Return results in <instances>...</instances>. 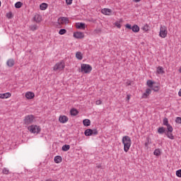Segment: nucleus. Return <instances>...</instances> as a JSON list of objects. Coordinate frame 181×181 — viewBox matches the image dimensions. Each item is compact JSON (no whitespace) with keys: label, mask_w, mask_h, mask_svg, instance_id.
Returning a JSON list of instances; mask_svg holds the SVG:
<instances>
[{"label":"nucleus","mask_w":181,"mask_h":181,"mask_svg":"<svg viewBox=\"0 0 181 181\" xmlns=\"http://www.w3.org/2000/svg\"><path fill=\"white\" fill-rule=\"evenodd\" d=\"M122 144L124 145V152H128L131 148V145H132V141L131 140V137L129 136H124L122 139Z\"/></svg>","instance_id":"1"},{"label":"nucleus","mask_w":181,"mask_h":181,"mask_svg":"<svg viewBox=\"0 0 181 181\" xmlns=\"http://www.w3.org/2000/svg\"><path fill=\"white\" fill-rule=\"evenodd\" d=\"M146 84L148 87H149V88H151V90H153V91H155L156 93H158V91L160 90V86H159V83L152 80H148Z\"/></svg>","instance_id":"2"},{"label":"nucleus","mask_w":181,"mask_h":181,"mask_svg":"<svg viewBox=\"0 0 181 181\" xmlns=\"http://www.w3.org/2000/svg\"><path fill=\"white\" fill-rule=\"evenodd\" d=\"M28 129L30 134H33L34 135H37V134H40V132H42V127L37 124H32L29 126Z\"/></svg>","instance_id":"3"},{"label":"nucleus","mask_w":181,"mask_h":181,"mask_svg":"<svg viewBox=\"0 0 181 181\" xmlns=\"http://www.w3.org/2000/svg\"><path fill=\"white\" fill-rule=\"evenodd\" d=\"M93 70V67L90 64H82L81 65V73H83L84 74H88L91 73Z\"/></svg>","instance_id":"4"},{"label":"nucleus","mask_w":181,"mask_h":181,"mask_svg":"<svg viewBox=\"0 0 181 181\" xmlns=\"http://www.w3.org/2000/svg\"><path fill=\"white\" fill-rule=\"evenodd\" d=\"M66 67V63H64L63 61H61L58 63H57L53 66L54 71H63Z\"/></svg>","instance_id":"5"},{"label":"nucleus","mask_w":181,"mask_h":181,"mask_svg":"<svg viewBox=\"0 0 181 181\" xmlns=\"http://www.w3.org/2000/svg\"><path fill=\"white\" fill-rule=\"evenodd\" d=\"M35 122V116L33 115H28L25 117L23 119L24 125H30V124H33Z\"/></svg>","instance_id":"6"},{"label":"nucleus","mask_w":181,"mask_h":181,"mask_svg":"<svg viewBox=\"0 0 181 181\" xmlns=\"http://www.w3.org/2000/svg\"><path fill=\"white\" fill-rule=\"evenodd\" d=\"M159 36L162 39H165L168 36V28L165 25H161L160 27Z\"/></svg>","instance_id":"7"},{"label":"nucleus","mask_w":181,"mask_h":181,"mask_svg":"<svg viewBox=\"0 0 181 181\" xmlns=\"http://www.w3.org/2000/svg\"><path fill=\"white\" fill-rule=\"evenodd\" d=\"M86 136H91V135H98V131L97 129H88L84 132Z\"/></svg>","instance_id":"8"},{"label":"nucleus","mask_w":181,"mask_h":181,"mask_svg":"<svg viewBox=\"0 0 181 181\" xmlns=\"http://www.w3.org/2000/svg\"><path fill=\"white\" fill-rule=\"evenodd\" d=\"M69 23V18L66 17H61L58 18V25H67Z\"/></svg>","instance_id":"9"},{"label":"nucleus","mask_w":181,"mask_h":181,"mask_svg":"<svg viewBox=\"0 0 181 181\" xmlns=\"http://www.w3.org/2000/svg\"><path fill=\"white\" fill-rule=\"evenodd\" d=\"M59 121L61 124H66V122H69V117L66 115H60Z\"/></svg>","instance_id":"10"},{"label":"nucleus","mask_w":181,"mask_h":181,"mask_svg":"<svg viewBox=\"0 0 181 181\" xmlns=\"http://www.w3.org/2000/svg\"><path fill=\"white\" fill-rule=\"evenodd\" d=\"M11 97H12V93H11L9 92H7V93H0V98L1 100L11 98Z\"/></svg>","instance_id":"11"},{"label":"nucleus","mask_w":181,"mask_h":181,"mask_svg":"<svg viewBox=\"0 0 181 181\" xmlns=\"http://www.w3.org/2000/svg\"><path fill=\"white\" fill-rule=\"evenodd\" d=\"M163 125L167 127V129H169V131H172L173 127L169 124V120L168 119V118L165 117L163 119Z\"/></svg>","instance_id":"12"},{"label":"nucleus","mask_w":181,"mask_h":181,"mask_svg":"<svg viewBox=\"0 0 181 181\" xmlns=\"http://www.w3.org/2000/svg\"><path fill=\"white\" fill-rule=\"evenodd\" d=\"M74 37H75V39H84V33H81V32L74 33Z\"/></svg>","instance_id":"13"},{"label":"nucleus","mask_w":181,"mask_h":181,"mask_svg":"<svg viewBox=\"0 0 181 181\" xmlns=\"http://www.w3.org/2000/svg\"><path fill=\"white\" fill-rule=\"evenodd\" d=\"M173 127H172L171 130L168 129V131L165 132L166 136L169 138V139H175V136H173Z\"/></svg>","instance_id":"14"},{"label":"nucleus","mask_w":181,"mask_h":181,"mask_svg":"<svg viewBox=\"0 0 181 181\" xmlns=\"http://www.w3.org/2000/svg\"><path fill=\"white\" fill-rule=\"evenodd\" d=\"M151 93H152V89L147 88L146 89L145 93H143L141 97L142 98H148V97H149V95H151Z\"/></svg>","instance_id":"15"},{"label":"nucleus","mask_w":181,"mask_h":181,"mask_svg":"<svg viewBox=\"0 0 181 181\" xmlns=\"http://www.w3.org/2000/svg\"><path fill=\"white\" fill-rule=\"evenodd\" d=\"M25 98H27V100H33V98H35V93L30 91L26 92Z\"/></svg>","instance_id":"16"},{"label":"nucleus","mask_w":181,"mask_h":181,"mask_svg":"<svg viewBox=\"0 0 181 181\" xmlns=\"http://www.w3.org/2000/svg\"><path fill=\"white\" fill-rule=\"evenodd\" d=\"M101 13L103 15H106L107 16H110V15H111V13H112V10L110 9V8H103L101 10Z\"/></svg>","instance_id":"17"},{"label":"nucleus","mask_w":181,"mask_h":181,"mask_svg":"<svg viewBox=\"0 0 181 181\" xmlns=\"http://www.w3.org/2000/svg\"><path fill=\"white\" fill-rule=\"evenodd\" d=\"M8 67H13L15 66V60L13 59H9L6 62Z\"/></svg>","instance_id":"18"},{"label":"nucleus","mask_w":181,"mask_h":181,"mask_svg":"<svg viewBox=\"0 0 181 181\" xmlns=\"http://www.w3.org/2000/svg\"><path fill=\"white\" fill-rule=\"evenodd\" d=\"M76 29H86V23H76Z\"/></svg>","instance_id":"19"},{"label":"nucleus","mask_w":181,"mask_h":181,"mask_svg":"<svg viewBox=\"0 0 181 181\" xmlns=\"http://www.w3.org/2000/svg\"><path fill=\"white\" fill-rule=\"evenodd\" d=\"M122 19H119V21H117L116 22L114 23L115 26L117 28V29H121L122 28Z\"/></svg>","instance_id":"20"},{"label":"nucleus","mask_w":181,"mask_h":181,"mask_svg":"<svg viewBox=\"0 0 181 181\" xmlns=\"http://www.w3.org/2000/svg\"><path fill=\"white\" fill-rule=\"evenodd\" d=\"M34 21L35 22H37V23H40V22H42V16L39 14H36L34 16Z\"/></svg>","instance_id":"21"},{"label":"nucleus","mask_w":181,"mask_h":181,"mask_svg":"<svg viewBox=\"0 0 181 181\" xmlns=\"http://www.w3.org/2000/svg\"><path fill=\"white\" fill-rule=\"evenodd\" d=\"M83 124L84 127H90V125H91V121L88 119H85L83 121Z\"/></svg>","instance_id":"22"},{"label":"nucleus","mask_w":181,"mask_h":181,"mask_svg":"<svg viewBox=\"0 0 181 181\" xmlns=\"http://www.w3.org/2000/svg\"><path fill=\"white\" fill-rule=\"evenodd\" d=\"M54 160L55 163H62V156H55L54 158Z\"/></svg>","instance_id":"23"},{"label":"nucleus","mask_w":181,"mask_h":181,"mask_svg":"<svg viewBox=\"0 0 181 181\" xmlns=\"http://www.w3.org/2000/svg\"><path fill=\"white\" fill-rule=\"evenodd\" d=\"M76 57L78 60H83V53L81 52H77L76 53Z\"/></svg>","instance_id":"24"},{"label":"nucleus","mask_w":181,"mask_h":181,"mask_svg":"<svg viewBox=\"0 0 181 181\" xmlns=\"http://www.w3.org/2000/svg\"><path fill=\"white\" fill-rule=\"evenodd\" d=\"M156 73H157V74H163L165 73V71L163 70V67L158 66L157 68Z\"/></svg>","instance_id":"25"},{"label":"nucleus","mask_w":181,"mask_h":181,"mask_svg":"<svg viewBox=\"0 0 181 181\" xmlns=\"http://www.w3.org/2000/svg\"><path fill=\"white\" fill-rule=\"evenodd\" d=\"M40 9H41V11H46V9H47V4L46 3L41 4L40 6Z\"/></svg>","instance_id":"26"},{"label":"nucleus","mask_w":181,"mask_h":181,"mask_svg":"<svg viewBox=\"0 0 181 181\" xmlns=\"http://www.w3.org/2000/svg\"><path fill=\"white\" fill-rule=\"evenodd\" d=\"M132 30L134 32V33H138L139 32V26L134 25L132 28Z\"/></svg>","instance_id":"27"},{"label":"nucleus","mask_w":181,"mask_h":181,"mask_svg":"<svg viewBox=\"0 0 181 181\" xmlns=\"http://www.w3.org/2000/svg\"><path fill=\"white\" fill-rule=\"evenodd\" d=\"M70 113H71V115L76 117V115L78 114V111L77 110V109L73 108L71 110Z\"/></svg>","instance_id":"28"},{"label":"nucleus","mask_w":181,"mask_h":181,"mask_svg":"<svg viewBox=\"0 0 181 181\" xmlns=\"http://www.w3.org/2000/svg\"><path fill=\"white\" fill-rule=\"evenodd\" d=\"M141 30H144V32H148L149 31V25L148 24H145L142 28Z\"/></svg>","instance_id":"29"},{"label":"nucleus","mask_w":181,"mask_h":181,"mask_svg":"<svg viewBox=\"0 0 181 181\" xmlns=\"http://www.w3.org/2000/svg\"><path fill=\"white\" fill-rule=\"evenodd\" d=\"M70 149V145H64L62 146V151H64V152H67Z\"/></svg>","instance_id":"30"},{"label":"nucleus","mask_w":181,"mask_h":181,"mask_svg":"<svg viewBox=\"0 0 181 181\" xmlns=\"http://www.w3.org/2000/svg\"><path fill=\"white\" fill-rule=\"evenodd\" d=\"M153 155H155V156H159V155H160V149H156L153 152Z\"/></svg>","instance_id":"31"},{"label":"nucleus","mask_w":181,"mask_h":181,"mask_svg":"<svg viewBox=\"0 0 181 181\" xmlns=\"http://www.w3.org/2000/svg\"><path fill=\"white\" fill-rule=\"evenodd\" d=\"M15 6L16 8H17L18 9H19V8H22V2L21 1H18L15 4Z\"/></svg>","instance_id":"32"},{"label":"nucleus","mask_w":181,"mask_h":181,"mask_svg":"<svg viewBox=\"0 0 181 181\" xmlns=\"http://www.w3.org/2000/svg\"><path fill=\"white\" fill-rule=\"evenodd\" d=\"M67 33V30L66 29H61L59 31V35H66Z\"/></svg>","instance_id":"33"},{"label":"nucleus","mask_w":181,"mask_h":181,"mask_svg":"<svg viewBox=\"0 0 181 181\" xmlns=\"http://www.w3.org/2000/svg\"><path fill=\"white\" fill-rule=\"evenodd\" d=\"M165 131V130L164 127H160L158 129V132L159 134H164Z\"/></svg>","instance_id":"34"},{"label":"nucleus","mask_w":181,"mask_h":181,"mask_svg":"<svg viewBox=\"0 0 181 181\" xmlns=\"http://www.w3.org/2000/svg\"><path fill=\"white\" fill-rule=\"evenodd\" d=\"M13 15H12V12H8L6 13V17L8 18V19H12L13 18Z\"/></svg>","instance_id":"35"},{"label":"nucleus","mask_w":181,"mask_h":181,"mask_svg":"<svg viewBox=\"0 0 181 181\" xmlns=\"http://www.w3.org/2000/svg\"><path fill=\"white\" fill-rule=\"evenodd\" d=\"M93 33L95 35H98V33H101V29L97 28V29L94 30Z\"/></svg>","instance_id":"36"},{"label":"nucleus","mask_w":181,"mask_h":181,"mask_svg":"<svg viewBox=\"0 0 181 181\" xmlns=\"http://www.w3.org/2000/svg\"><path fill=\"white\" fill-rule=\"evenodd\" d=\"M30 30H37V25H33L30 27Z\"/></svg>","instance_id":"37"},{"label":"nucleus","mask_w":181,"mask_h":181,"mask_svg":"<svg viewBox=\"0 0 181 181\" xmlns=\"http://www.w3.org/2000/svg\"><path fill=\"white\" fill-rule=\"evenodd\" d=\"M3 173L4 175H9V170H8L7 168H4Z\"/></svg>","instance_id":"38"},{"label":"nucleus","mask_w":181,"mask_h":181,"mask_svg":"<svg viewBox=\"0 0 181 181\" xmlns=\"http://www.w3.org/2000/svg\"><path fill=\"white\" fill-rule=\"evenodd\" d=\"M175 122L176 124H181V117H176Z\"/></svg>","instance_id":"39"},{"label":"nucleus","mask_w":181,"mask_h":181,"mask_svg":"<svg viewBox=\"0 0 181 181\" xmlns=\"http://www.w3.org/2000/svg\"><path fill=\"white\" fill-rule=\"evenodd\" d=\"M176 175L177 177H181V170H178L176 171Z\"/></svg>","instance_id":"40"},{"label":"nucleus","mask_w":181,"mask_h":181,"mask_svg":"<svg viewBox=\"0 0 181 181\" xmlns=\"http://www.w3.org/2000/svg\"><path fill=\"white\" fill-rule=\"evenodd\" d=\"M66 3L67 5H71V4H73V0H66Z\"/></svg>","instance_id":"41"},{"label":"nucleus","mask_w":181,"mask_h":181,"mask_svg":"<svg viewBox=\"0 0 181 181\" xmlns=\"http://www.w3.org/2000/svg\"><path fill=\"white\" fill-rule=\"evenodd\" d=\"M102 103L103 102L101 101V100H96L95 104L96 105H101Z\"/></svg>","instance_id":"42"},{"label":"nucleus","mask_w":181,"mask_h":181,"mask_svg":"<svg viewBox=\"0 0 181 181\" xmlns=\"http://www.w3.org/2000/svg\"><path fill=\"white\" fill-rule=\"evenodd\" d=\"M125 27L127 29H132V26L131 25V24H126Z\"/></svg>","instance_id":"43"},{"label":"nucleus","mask_w":181,"mask_h":181,"mask_svg":"<svg viewBox=\"0 0 181 181\" xmlns=\"http://www.w3.org/2000/svg\"><path fill=\"white\" fill-rule=\"evenodd\" d=\"M132 83V81H127L126 83L127 86H131Z\"/></svg>","instance_id":"44"},{"label":"nucleus","mask_w":181,"mask_h":181,"mask_svg":"<svg viewBox=\"0 0 181 181\" xmlns=\"http://www.w3.org/2000/svg\"><path fill=\"white\" fill-rule=\"evenodd\" d=\"M127 101H129V100H131V95H127Z\"/></svg>","instance_id":"45"},{"label":"nucleus","mask_w":181,"mask_h":181,"mask_svg":"<svg viewBox=\"0 0 181 181\" xmlns=\"http://www.w3.org/2000/svg\"><path fill=\"white\" fill-rule=\"evenodd\" d=\"M178 95H179V97H181V88L180 89V90L178 92Z\"/></svg>","instance_id":"46"},{"label":"nucleus","mask_w":181,"mask_h":181,"mask_svg":"<svg viewBox=\"0 0 181 181\" xmlns=\"http://www.w3.org/2000/svg\"><path fill=\"white\" fill-rule=\"evenodd\" d=\"M134 2H141V0H133Z\"/></svg>","instance_id":"47"},{"label":"nucleus","mask_w":181,"mask_h":181,"mask_svg":"<svg viewBox=\"0 0 181 181\" xmlns=\"http://www.w3.org/2000/svg\"><path fill=\"white\" fill-rule=\"evenodd\" d=\"M178 71H179V73H181V66L180 67Z\"/></svg>","instance_id":"48"},{"label":"nucleus","mask_w":181,"mask_h":181,"mask_svg":"<svg viewBox=\"0 0 181 181\" xmlns=\"http://www.w3.org/2000/svg\"><path fill=\"white\" fill-rule=\"evenodd\" d=\"M145 145H146V146H148V144L147 143H146Z\"/></svg>","instance_id":"49"},{"label":"nucleus","mask_w":181,"mask_h":181,"mask_svg":"<svg viewBox=\"0 0 181 181\" xmlns=\"http://www.w3.org/2000/svg\"><path fill=\"white\" fill-rule=\"evenodd\" d=\"M0 6H1V1H0Z\"/></svg>","instance_id":"50"}]
</instances>
